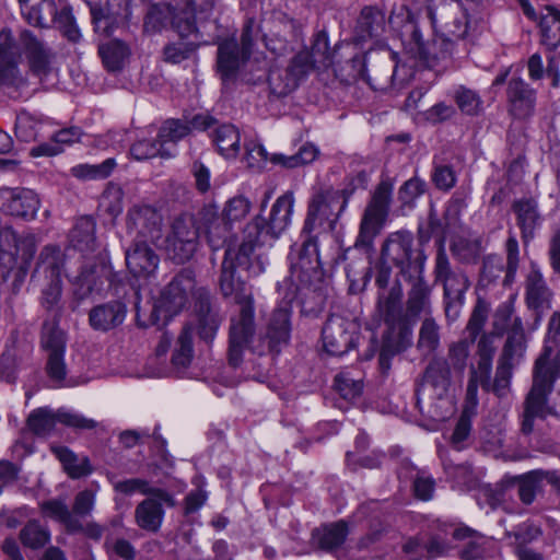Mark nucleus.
Listing matches in <instances>:
<instances>
[{"label": "nucleus", "mask_w": 560, "mask_h": 560, "mask_svg": "<svg viewBox=\"0 0 560 560\" xmlns=\"http://www.w3.org/2000/svg\"><path fill=\"white\" fill-rule=\"evenodd\" d=\"M262 219L257 217L244 230V238L237 248H228L222 261L220 289L224 296L233 298L241 305L240 314L232 319L229 340V362L238 366L243 362L244 352L249 346L255 332L254 299L252 290L235 276L236 267L253 270L254 273L262 271V267L254 270L252 256L256 246L262 243Z\"/></svg>", "instance_id": "obj_1"}, {"label": "nucleus", "mask_w": 560, "mask_h": 560, "mask_svg": "<svg viewBox=\"0 0 560 560\" xmlns=\"http://www.w3.org/2000/svg\"><path fill=\"white\" fill-rule=\"evenodd\" d=\"M411 283L406 310L402 308V285L396 280L387 292L377 294L376 314L384 320L386 332L380 353L383 369L388 368V357L405 350L411 345L412 327L421 314L431 312V289L424 280V273L405 278Z\"/></svg>", "instance_id": "obj_2"}, {"label": "nucleus", "mask_w": 560, "mask_h": 560, "mask_svg": "<svg viewBox=\"0 0 560 560\" xmlns=\"http://www.w3.org/2000/svg\"><path fill=\"white\" fill-rule=\"evenodd\" d=\"M201 231L212 249L215 250L224 244L226 226L222 223L217 207L206 206L196 214L183 213L176 217L164 240L166 257L179 265L189 261L199 248Z\"/></svg>", "instance_id": "obj_3"}, {"label": "nucleus", "mask_w": 560, "mask_h": 560, "mask_svg": "<svg viewBox=\"0 0 560 560\" xmlns=\"http://www.w3.org/2000/svg\"><path fill=\"white\" fill-rule=\"evenodd\" d=\"M552 348L545 346L544 352L538 357L534 368L533 386L525 401L522 430L530 433L535 418H546L548 415L560 417L559 401L553 408L547 406V395L551 392L555 380L560 375V353L551 360Z\"/></svg>", "instance_id": "obj_4"}, {"label": "nucleus", "mask_w": 560, "mask_h": 560, "mask_svg": "<svg viewBox=\"0 0 560 560\" xmlns=\"http://www.w3.org/2000/svg\"><path fill=\"white\" fill-rule=\"evenodd\" d=\"M412 244V234L402 230L388 234L381 248L382 262H392L404 279L424 273L427 256L422 250L415 252Z\"/></svg>", "instance_id": "obj_5"}, {"label": "nucleus", "mask_w": 560, "mask_h": 560, "mask_svg": "<svg viewBox=\"0 0 560 560\" xmlns=\"http://www.w3.org/2000/svg\"><path fill=\"white\" fill-rule=\"evenodd\" d=\"M399 10V13L393 12L389 15L388 22L393 27H402L401 36L406 51L425 66L434 67L439 59L445 57V51L441 49L438 51V46L448 48L451 43L445 40H442L440 44L438 42H424L419 27L410 21L409 11L404 5Z\"/></svg>", "instance_id": "obj_6"}, {"label": "nucleus", "mask_w": 560, "mask_h": 560, "mask_svg": "<svg viewBox=\"0 0 560 560\" xmlns=\"http://www.w3.org/2000/svg\"><path fill=\"white\" fill-rule=\"evenodd\" d=\"M346 207L347 200H342L339 191L325 189L314 192L308 201L302 233L312 234L316 229L332 231Z\"/></svg>", "instance_id": "obj_7"}, {"label": "nucleus", "mask_w": 560, "mask_h": 560, "mask_svg": "<svg viewBox=\"0 0 560 560\" xmlns=\"http://www.w3.org/2000/svg\"><path fill=\"white\" fill-rule=\"evenodd\" d=\"M19 3L28 24L47 27L49 22H54L70 40L79 39L80 33L74 25L70 8L63 7L58 12L54 0H19Z\"/></svg>", "instance_id": "obj_8"}, {"label": "nucleus", "mask_w": 560, "mask_h": 560, "mask_svg": "<svg viewBox=\"0 0 560 560\" xmlns=\"http://www.w3.org/2000/svg\"><path fill=\"white\" fill-rule=\"evenodd\" d=\"M393 189L394 184L389 179L382 180L375 188L364 210L355 246H372L374 238L381 233L388 215Z\"/></svg>", "instance_id": "obj_9"}, {"label": "nucleus", "mask_w": 560, "mask_h": 560, "mask_svg": "<svg viewBox=\"0 0 560 560\" xmlns=\"http://www.w3.org/2000/svg\"><path fill=\"white\" fill-rule=\"evenodd\" d=\"M197 5H199L197 0H188L186 8L182 9L179 12H175L170 4H154L147 14L144 31L155 33L166 27L170 23L180 37L186 38L194 36L197 38L198 34L194 19Z\"/></svg>", "instance_id": "obj_10"}, {"label": "nucleus", "mask_w": 560, "mask_h": 560, "mask_svg": "<svg viewBox=\"0 0 560 560\" xmlns=\"http://www.w3.org/2000/svg\"><path fill=\"white\" fill-rule=\"evenodd\" d=\"M202 290L195 291V278L190 270H183L165 287L155 301L153 323L167 319L182 311L190 298L199 295Z\"/></svg>", "instance_id": "obj_11"}, {"label": "nucleus", "mask_w": 560, "mask_h": 560, "mask_svg": "<svg viewBox=\"0 0 560 560\" xmlns=\"http://www.w3.org/2000/svg\"><path fill=\"white\" fill-rule=\"evenodd\" d=\"M63 262V254L59 247L48 245L43 248L38 268L49 276L50 282L43 290L42 304L47 311H52L55 315L61 311V272Z\"/></svg>", "instance_id": "obj_12"}, {"label": "nucleus", "mask_w": 560, "mask_h": 560, "mask_svg": "<svg viewBox=\"0 0 560 560\" xmlns=\"http://www.w3.org/2000/svg\"><path fill=\"white\" fill-rule=\"evenodd\" d=\"M57 423L74 429H93L96 427V422L93 419L85 418L82 415L66 409H59L54 412L46 407L38 408L33 410L27 418L30 430L43 436L52 433Z\"/></svg>", "instance_id": "obj_13"}, {"label": "nucleus", "mask_w": 560, "mask_h": 560, "mask_svg": "<svg viewBox=\"0 0 560 560\" xmlns=\"http://www.w3.org/2000/svg\"><path fill=\"white\" fill-rule=\"evenodd\" d=\"M126 226L133 242L155 243L162 237L163 217L151 206H135L127 213Z\"/></svg>", "instance_id": "obj_14"}, {"label": "nucleus", "mask_w": 560, "mask_h": 560, "mask_svg": "<svg viewBox=\"0 0 560 560\" xmlns=\"http://www.w3.org/2000/svg\"><path fill=\"white\" fill-rule=\"evenodd\" d=\"M291 313L290 302H281L270 315L264 340L253 345L252 351L257 354H264L266 351L278 353L281 346L288 345L291 335Z\"/></svg>", "instance_id": "obj_15"}, {"label": "nucleus", "mask_w": 560, "mask_h": 560, "mask_svg": "<svg viewBox=\"0 0 560 560\" xmlns=\"http://www.w3.org/2000/svg\"><path fill=\"white\" fill-rule=\"evenodd\" d=\"M429 16L456 38H463L470 25L468 9L459 0H432Z\"/></svg>", "instance_id": "obj_16"}, {"label": "nucleus", "mask_w": 560, "mask_h": 560, "mask_svg": "<svg viewBox=\"0 0 560 560\" xmlns=\"http://www.w3.org/2000/svg\"><path fill=\"white\" fill-rule=\"evenodd\" d=\"M42 346L48 352L47 373L51 381L60 383L65 380L67 370L65 364L66 337L57 326L56 319L46 322L43 326Z\"/></svg>", "instance_id": "obj_17"}, {"label": "nucleus", "mask_w": 560, "mask_h": 560, "mask_svg": "<svg viewBox=\"0 0 560 560\" xmlns=\"http://www.w3.org/2000/svg\"><path fill=\"white\" fill-rule=\"evenodd\" d=\"M357 325L339 315H331L322 330L323 346L327 353L342 355L355 342Z\"/></svg>", "instance_id": "obj_18"}, {"label": "nucleus", "mask_w": 560, "mask_h": 560, "mask_svg": "<svg viewBox=\"0 0 560 560\" xmlns=\"http://www.w3.org/2000/svg\"><path fill=\"white\" fill-rule=\"evenodd\" d=\"M291 275L303 284L310 283L322 276L317 236L306 234L300 248L295 254H292Z\"/></svg>", "instance_id": "obj_19"}, {"label": "nucleus", "mask_w": 560, "mask_h": 560, "mask_svg": "<svg viewBox=\"0 0 560 560\" xmlns=\"http://www.w3.org/2000/svg\"><path fill=\"white\" fill-rule=\"evenodd\" d=\"M40 207L38 195L28 188H0V210L25 220H33Z\"/></svg>", "instance_id": "obj_20"}, {"label": "nucleus", "mask_w": 560, "mask_h": 560, "mask_svg": "<svg viewBox=\"0 0 560 560\" xmlns=\"http://www.w3.org/2000/svg\"><path fill=\"white\" fill-rule=\"evenodd\" d=\"M450 385L451 369L448 363L439 360L431 362L425 370L422 389L424 393L432 394L434 397H436L442 405H448L450 407V410L446 412L434 410L431 413V417L435 420H444L447 417V413L453 411L451 400L444 398Z\"/></svg>", "instance_id": "obj_21"}, {"label": "nucleus", "mask_w": 560, "mask_h": 560, "mask_svg": "<svg viewBox=\"0 0 560 560\" xmlns=\"http://www.w3.org/2000/svg\"><path fill=\"white\" fill-rule=\"evenodd\" d=\"M19 50L10 31L0 32V84L22 86L25 81L19 69Z\"/></svg>", "instance_id": "obj_22"}, {"label": "nucleus", "mask_w": 560, "mask_h": 560, "mask_svg": "<svg viewBox=\"0 0 560 560\" xmlns=\"http://www.w3.org/2000/svg\"><path fill=\"white\" fill-rule=\"evenodd\" d=\"M509 112L518 119L530 117L536 107L537 92L522 78H512L508 83Z\"/></svg>", "instance_id": "obj_23"}, {"label": "nucleus", "mask_w": 560, "mask_h": 560, "mask_svg": "<svg viewBox=\"0 0 560 560\" xmlns=\"http://www.w3.org/2000/svg\"><path fill=\"white\" fill-rule=\"evenodd\" d=\"M20 44L31 71L38 77L47 75L51 69L52 60L50 48L28 30L21 32Z\"/></svg>", "instance_id": "obj_24"}, {"label": "nucleus", "mask_w": 560, "mask_h": 560, "mask_svg": "<svg viewBox=\"0 0 560 560\" xmlns=\"http://www.w3.org/2000/svg\"><path fill=\"white\" fill-rule=\"evenodd\" d=\"M294 202L295 198L292 191H287L276 199L266 222V234L278 238L290 226Z\"/></svg>", "instance_id": "obj_25"}, {"label": "nucleus", "mask_w": 560, "mask_h": 560, "mask_svg": "<svg viewBox=\"0 0 560 560\" xmlns=\"http://www.w3.org/2000/svg\"><path fill=\"white\" fill-rule=\"evenodd\" d=\"M126 305L118 301L100 304L89 314V322L93 329L108 331L121 325L126 318Z\"/></svg>", "instance_id": "obj_26"}, {"label": "nucleus", "mask_w": 560, "mask_h": 560, "mask_svg": "<svg viewBox=\"0 0 560 560\" xmlns=\"http://www.w3.org/2000/svg\"><path fill=\"white\" fill-rule=\"evenodd\" d=\"M148 242H133V246L126 253L127 267L137 277L153 273L159 266L160 258Z\"/></svg>", "instance_id": "obj_27"}, {"label": "nucleus", "mask_w": 560, "mask_h": 560, "mask_svg": "<svg viewBox=\"0 0 560 560\" xmlns=\"http://www.w3.org/2000/svg\"><path fill=\"white\" fill-rule=\"evenodd\" d=\"M164 501L159 497L150 495L142 500L135 509V522L143 530L156 533L164 520Z\"/></svg>", "instance_id": "obj_28"}, {"label": "nucleus", "mask_w": 560, "mask_h": 560, "mask_svg": "<svg viewBox=\"0 0 560 560\" xmlns=\"http://www.w3.org/2000/svg\"><path fill=\"white\" fill-rule=\"evenodd\" d=\"M82 132L77 127L57 131L48 141L43 142L31 150V154L38 156H55L63 152L65 148L80 141Z\"/></svg>", "instance_id": "obj_29"}, {"label": "nucleus", "mask_w": 560, "mask_h": 560, "mask_svg": "<svg viewBox=\"0 0 560 560\" xmlns=\"http://www.w3.org/2000/svg\"><path fill=\"white\" fill-rule=\"evenodd\" d=\"M513 210L522 231V238L524 242H528L541 223L538 205L533 199H522L514 202Z\"/></svg>", "instance_id": "obj_30"}, {"label": "nucleus", "mask_w": 560, "mask_h": 560, "mask_svg": "<svg viewBox=\"0 0 560 560\" xmlns=\"http://www.w3.org/2000/svg\"><path fill=\"white\" fill-rule=\"evenodd\" d=\"M539 28L541 44L553 50L560 46V10L553 5H546L539 12Z\"/></svg>", "instance_id": "obj_31"}, {"label": "nucleus", "mask_w": 560, "mask_h": 560, "mask_svg": "<svg viewBox=\"0 0 560 560\" xmlns=\"http://www.w3.org/2000/svg\"><path fill=\"white\" fill-rule=\"evenodd\" d=\"M445 296V313L450 316L454 311V318L457 317L458 306L463 304L464 294L469 288L467 276L462 271H455L443 281Z\"/></svg>", "instance_id": "obj_32"}, {"label": "nucleus", "mask_w": 560, "mask_h": 560, "mask_svg": "<svg viewBox=\"0 0 560 560\" xmlns=\"http://www.w3.org/2000/svg\"><path fill=\"white\" fill-rule=\"evenodd\" d=\"M249 57H243L234 39L224 40L218 49V70L223 80L232 78Z\"/></svg>", "instance_id": "obj_33"}, {"label": "nucleus", "mask_w": 560, "mask_h": 560, "mask_svg": "<svg viewBox=\"0 0 560 560\" xmlns=\"http://www.w3.org/2000/svg\"><path fill=\"white\" fill-rule=\"evenodd\" d=\"M551 291L547 287L540 271L533 269L526 279V304L529 308L538 312L549 306Z\"/></svg>", "instance_id": "obj_34"}, {"label": "nucleus", "mask_w": 560, "mask_h": 560, "mask_svg": "<svg viewBox=\"0 0 560 560\" xmlns=\"http://www.w3.org/2000/svg\"><path fill=\"white\" fill-rule=\"evenodd\" d=\"M113 486L116 492L125 495H132L138 492L148 497H159L160 500L164 501L168 506L175 505L174 498L171 493L164 489L152 487L148 480L141 478L119 480L114 482Z\"/></svg>", "instance_id": "obj_35"}, {"label": "nucleus", "mask_w": 560, "mask_h": 560, "mask_svg": "<svg viewBox=\"0 0 560 560\" xmlns=\"http://www.w3.org/2000/svg\"><path fill=\"white\" fill-rule=\"evenodd\" d=\"M18 256V236L9 228H0V283L5 281L15 267Z\"/></svg>", "instance_id": "obj_36"}, {"label": "nucleus", "mask_w": 560, "mask_h": 560, "mask_svg": "<svg viewBox=\"0 0 560 560\" xmlns=\"http://www.w3.org/2000/svg\"><path fill=\"white\" fill-rule=\"evenodd\" d=\"M42 514L62 524L67 532L78 533L82 529V522L71 513L67 503L52 499L40 503Z\"/></svg>", "instance_id": "obj_37"}, {"label": "nucleus", "mask_w": 560, "mask_h": 560, "mask_svg": "<svg viewBox=\"0 0 560 560\" xmlns=\"http://www.w3.org/2000/svg\"><path fill=\"white\" fill-rule=\"evenodd\" d=\"M95 222L90 217L80 218L70 232L71 245L82 253L94 252L97 247Z\"/></svg>", "instance_id": "obj_38"}, {"label": "nucleus", "mask_w": 560, "mask_h": 560, "mask_svg": "<svg viewBox=\"0 0 560 560\" xmlns=\"http://www.w3.org/2000/svg\"><path fill=\"white\" fill-rule=\"evenodd\" d=\"M212 140L219 153L225 159H235L238 155L241 135L234 125L219 126L213 132Z\"/></svg>", "instance_id": "obj_39"}, {"label": "nucleus", "mask_w": 560, "mask_h": 560, "mask_svg": "<svg viewBox=\"0 0 560 560\" xmlns=\"http://www.w3.org/2000/svg\"><path fill=\"white\" fill-rule=\"evenodd\" d=\"M98 52L109 71L120 70L129 59V47L119 39H108L100 44Z\"/></svg>", "instance_id": "obj_40"}, {"label": "nucleus", "mask_w": 560, "mask_h": 560, "mask_svg": "<svg viewBox=\"0 0 560 560\" xmlns=\"http://www.w3.org/2000/svg\"><path fill=\"white\" fill-rule=\"evenodd\" d=\"M50 450L52 454L60 460L69 477L78 479L92 472L88 457H78L66 446L52 445Z\"/></svg>", "instance_id": "obj_41"}, {"label": "nucleus", "mask_w": 560, "mask_h": 560, "mask_svg": "<svg viewBox=\"0 0 560 560\" xmlns=\"http://www.w3.org/2000/svg\"><path fill=\"white\" fill-rule=\"evenodd\" d=\"M492 370V358L479 357L477 369L471 370V375L467 385L466 400L477 406L478 386L488 384Z\"/></svg>", "instance_id": "obj_42"}, {"label": "nucleus", "mask_w": 560, "mask_h": 560, "mask_svg": "<svg viewBox=\"0 0 560 560\" xmlns=\"http://www.w3.org/2000/svg\"><path fill=\"white\" fill-rule=\"evenodd\" d=\"M116 167L112 158L100 164H78L70 170L73 177L81 180H98L107 178Z\"/></svg>", "instance_id": "obj_43"}, {"label": "nucleus", "mask_w": 560, "mask_h": 560, "mask_svg": "<svg viewBox=\"0 0 560 560\" xmlns=\"http://www.w3.org/2000/svg\"><path fill=\"white\" fill-rule=\"evenodd\" d=\"M199 299L201 314L198 319V334L201 339L211 341L217 334L220 319L218 314L210 310L208 300L206 299V292H200Z\"/></svg>", "instance_id": "obj_44"}, {"label": "nucleus", "mask_w": 560, "mask_h": 560, "mask_svg": "<svg viewBox=\"0 0 560 560\" xmlns=\"http://www.w3.org/2000/svg\"><path fill=\"white\" fill-rule=\"evenodd\" d=\"M315 535L319 546L323 549L330 550L343 544L348 535V528L345 522H337L317 529Z\"/></svg>", "instance_id": "obj_45"}, {"label": "nucleus", "mask_w": 560, "mask_h": 560, "mask_svg": "<svg viewBox=\"0 0 560 560\" xmlns=\"http://www.w3.org/2000/svg\"><path fill=\"white\" fill-rule=\"evenodd\" d=\"M318 155V149L311 143L302 145L298 153L293 155L275 154L271 158L273 163L288 168H295L312 163Z\"/></svg>", "instance_id": "obj_46"}, {"label": "nucleus", "mask_w": 560, "mask_h": 560, "mask_svg": "<svg viewBox=\"0 0 560 560\" xmlns=\"http://www.w3.org/2000/svg\"><path fill=\"white\" fill-rule=\"evenodd\" d=\"M267 80L270 92L278 97L288 95L298 86L295 77H292L287 68L271 69Z\"/></svg>", "instance_id": "obj_47"}, {"label": "nucleus", "mask_w": 560, "mask_h": 560, "mask_svg": "<svg viewBox=\"0 0 560 560\" xmlns=\"http://www.w3.org/2000/svg\"><path fill=\"white\" fill-rule=\"evenodd\" d=\"M546 475L548 471L533 470L520 479L518 495L523 503L530 504L535 500L542 481H546Z\"/></svg>", "instance_id": "obj_48"}, {"label": "nucleus", "mask_w": 560, "mask_h": 560, "mask_svg": "<svg viewBox=\"0 0 560 560\" xmlns=\"http://www.w3.org/2000/svg\"><path fill=\"white\" fill-rule=\"evenodd\" d=\"M476 406L467 400V404L454 428L451 442L452 445L460 451L465 447V441L469 438L471 431V418L475 415Z\"/></svg>", "instance_id": "obj_49"}, {"label": "nucleus", "mask_w": 560, "mask_h": 560, "mask_svg": "<svg viewBox=\"0 0 560 560\" xmlns=\"http://www.w3.org/2000/svg\"><path fill=\"white\" fill-rule=\"evenodd\" d=\"M20 539L25 547L38 549L44 547L50 540V533L37 521H30L22 528Z\"/></svg>", "instance_id": "obj_50"}, {"label": "nucleus", "mask_w": 560, "mask_h": 560, "mask_svg": "<svg viewBox=\"0 0 560 560\" xmlns=\"http://www.w3.org/2000/svg\"><path fill=\"white\" fill-rule=\"evenodd\" d=\"M440 327L431 317H425L419 330L418 348L425 354L433 353L440 346Z\"/></svg>", "instance_id": "obj_51"}, {"label": "nucleus", "mask_w": 560, "mask_h": 560, "mask_svg": "<svg viewBox=\"0 0 560 560\" xmlns=\"http://www.w3.org/2000/svg\"><path fill=\"white\" fill-rule=\"evenodd\" d=\"M252 209V203L248 198L244 196H235L231 198L223 210V218L220 217L223 224L226 226V232L229 231V224L241 221L247 217Z\"/></svg>", "instance_id": "obj_52"}, {"label": "nucleus", "mask_w": 560, "mask_h": 560, "mask_svg": "<svg viewBox=\"0 0 560 560\" xmlns=\"http://www.w3.org/2000/svg\"><path fill=\"white\" fill-rule=\"evenodd\" d=\"M471 345V341H468V339H460L450 345L446 361L450 369L452 368L454 372L459 374L464 373L467 366Z\"/></svg>", "instance_id": "obj_53"}, {"label": "nucleus", "mask_w": 560, "mask_h": 560, "mask_svg": "<svg viewBox=\"0 0 560 560\" xmlns=\"http://www.w3.org/2000/svg\"><path fill=\"white\" fill-rule=\"evenodd\" d=\"M192 359V331L185 326L178 337L177 348L173 354L172 362L177 368H186Z\"/></svg>", "instance_id": "obj_54"}, {"label": "nucleus", "mask_w": 560, "mask_h": 560, "mask_svg": "<svg viewBox=\"0 0 560 560\" xmlns=\"http://www.w3.org/2000/svg\"><path fill=\"white\" fill-rule=\"evenodd\" d=\"M124 192L119 186L108 185L102 194L100 208L109 217L115 219L122 211Z\"/></svg>", "instance_id": "obj_55"}, {"label": "nucleus", "mask_w": 560, "mask_h": 560, "mask_svg": "<svg viewBox=\"0 0 560 560\" xmlns=\"http://www.w3.org/2000/svg\"><path fill=\"white\" fill-rule=\"evenodd\" d=\"M454 100L460 112L466 115H478L482 109L480 96L475 91L464 86L455 91Z\"/></svg>", "instance_id": "obj_56"}, {"label": "nucleus", "mask_w": 560, "mask_h": 560, "mask_svg": "<svg viewBox=\"0 0 560 560\" xmlns=\"http://www.w3.org/2000/svg\"><path fill=\"white\" fill-rule=\"evenodd\" d=\"M505 252H506V266H505V277L504 284L510 285L513 283L515 279L516 271L520 265V248L518 242L513 233L510 232V236L505 243Z\"/></svg>", "instance_id": "obj_57"}, {"label": "nucleus", "mask_w": 560, "mask_h": 560, "mask_svg": "<svg viewBox=\"0 0 560 560\" xmlns=\"http://www.w3.org/2000/svg\"><path fill=\"white\" fill-rule=\"evenodd\" d=\"M335 388L343 399L352 401L362 394L363 384L348 373H339L335 377Z\"/></svg>", "instance_id": "obj_58"}, {"label": "nucleus", "mask_w": 560, "mask_h": 560, "mask_svg": "<svg viewBox=\"0 0 560 560\" xmlns=\"http://www.w3.org/2000/svg\"><path fill=\"white\" fill-rule=\"evenodd\" d=\"M190 127L186 121L179 119L166 120L159 131V138L162 142H177L188 136Z\"/></svg>", "instance_id": "obj_59"}, {"label": "nucleus", "mask_w": 560, "mask_h": 560, "mask_svg": "<svg viewBox=\"0 0 560 560\" xmlns=\"http://www.w3.org/2000/svg\"><path fill=\"white\" fill-rule=\"evenodd\" d=\"M487 318H488V306L483 302L479 301L475 305L472 313L469 317V320L466 325L465 331L468 335L466 338V339H468V341H471V343L475 342L476 338L482 330Z\"/></svg>", "instance_id": "obj_60"}, {"label": "nucleus", "mask_w": 560, "mask_h": 560, "mask_svg": "<svg viewBox=\"0 0 560 560\" xmlns=\"http://www.w3.org/2000/svg\"><path fill=\"white\" fill-rule=\"evenodd\" d=\"M487 318H488V306L483 302L479 301L475 305L472 313L469 317V320L466 325L465 331L468 335L466 338V339H468V341H471V343L475 342L476 338L482 330Z\"/></svg>", "instance_id": "obj_61"}, {"label": "nucleus", "mask_w": 560, "mask_h": 560, "mask_svg": "<svg viewBox=\"0 0 560 560\" xmlns=\"http://www.w3.org/2000/svg\"><path fill=\"white\" fill-rule=\"evenodd\" d=\"M518 315L515 314L514 301L509 300L498 306L493 315V329L498 336H502L510 325L513 323V318Z\"/></svg>", "instance_id": "obj_62"}, {"label": "nucleus", "mask_w": 560, "mask_h": 560, "mask_svg": "<svg viewBox=\"0 0 560 560\" xmlns=\"http://www.w3.org/2000/svg\"><path fill=\"white\" fill-rule=\"evenodd\" d=\"M526 338L509 337L504 343L501 361L503 365L512 366L517 363L526 350Z\"/></svg>", "instance_id": "obj_63"}, {"label": "nucleus", "mask_w": 560, "mask_h": 560, "mask_svg": "<svg viewBox=\"0 0 560 560\" xmlns=\"http://www.w3.org/2000/svg\"><path fill=\"white\" fill-rule=\"evenodd\" d=\"M314 67L312 55L307 50L299 51L291 60L290 66L287 68L292 77H295V83L304 78Z\"/></svg>", "instance_id": "obj_64"}]
</instances>
